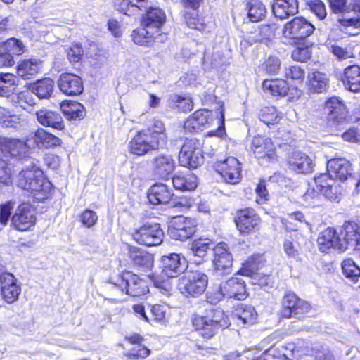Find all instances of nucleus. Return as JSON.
<instances>
[{
    "label": "nucleus",
    "mask_w": 360,
    "mask_h": 360,
    "mask_svg": "<svg viewBox=\"0 0 360 360\" xmlns=\"http://www.w3.org/2000/svg\"><path fill=\"white\" fill-rule=\"evenodd\" d=\"M24 165L17 176L18 186L33 193L39 201L47 198L52 189L51 183L44 179L42 170L33 159H25Z\"/></svg>",
    "instance_id": "nucleus-1"
},
{
    "label": "nucleus",
    "mask_w": 360,
    "mask_h": 360,
    "mask_svg": "<svg viewBox=\"0 0 360 360\" xmlns=\"http://www.w3.org/2000/svg\"><path fill=\"white\" fill-rule=\"evenodd\" d=\"M229 319L220 308L210 307L205 316H197L193 320V325L200 335L210 339L220 329L229 326Z\"/></svg>",
    "instance_id": "nucleus-2"
},
{
    "label": "nucleus",
    "mask_w": 360,
    "mask_h": 360,
    "mask_svg": "<svg viewBox=\"0 0 360 360\" xmlns=\"http://www.w3.org/2000/svg\"><path fill=\"white\" fill-rule=\"evenodd\" d=\"M246 297L245 282L242 278L233 277L221 282L216 290L207 293V301L217 304L224 298L243 300Z\"/></svg>",
    "instance_id": "nucleus-3"
},
{
    "label": "nucleus",
    "mask_w": 360,
    "mask_h": 360,
    "mask_svg": "<svg viewBox=\"0 0 360 360\" xmlns=\"http://www.w3.org/2000/svg\"><path fill=\"white\" fill-rule=\"evenodd\" d=\"M208 284L207 276L200 271L186 272L178 280L177 288L186 297H198L204 293Z\"/></svg>",
    "instance_id": "nucleus-4"
},
{
    "label": "nucleus",
    "mask_w": 360,
    "mask_h": 360,
    "mask_svg": "<svg viewBox=\"0 0 360 360\" xmlns=\"http://www.w3.org/2000/svg\"><path fill=\"white\" fill-rule=\"evenodd\" d=\"M113 288L122 294L139 297L148 291L145 281L131 271H125L110 281Z\"/></svg>",
    "instance_id": "nucleus-5"
},
{
    "label": "nucleus",
    "mask_w": 360,
    "mask_h": 360,
    "mask_svg": "<svg viewBox=\"0 0 360 360\" xmlns=\"http://www.w3.org/2000/svg\"><path fill=\"white\" fill-rule=\"evenodd\" d=\"M179 164L185 167L195 169L202 165L204 157L202 144L196 139H186L179 155Z\"/></svg>",
    "instance_id": "nucleus-6"
},
{
    "label": "nucleus",
    "mask_w": 360,
    "mask_h": 360,
    "mask_svg": "<svg viewBox=\"0 0 360 360\" xmlns=\"http://www.w3.org/2000/svg\"><path fill=\"white\" fill-rule=\"evenodd\" d=\"M132 238L139 245L157 246L162 243L164 232L158 223H145L131 233Z\"/></svg>",
    "instance_id": "nucleus-7"
},
{
    "label": "nucleus",
    "mask_w": 360,
    "mask_h": 360,
    "mask_svg": "<svg viewBox=\"0 0 360 360\" xmlns=\"http://www.w3.org/2000/svg\"><path fill=\"white\" fill-rule=\"evenodd\" d=\"M197 222L195 219L179 216L172 219L168 228V234L171 238L185 240L196 231Z\"/></svg>",
    "instance_id": "nucleus-8"
},
{
    "label": "nucleus",
    "mask_w": 360,
    "mask_h": 360,
    "mask_svg": "<svg viewBox=\"0 0 360 360\" xmlns=\"http://www.w3.org/2000/svg\"><path fill=\"white\" fill-rule=\"evenodd\" d=\"M214 274L216 276L228 275L232 271L233 257L228 245L218 243L214 248Z\"/></svg>",
    "instance_id": "nucleus-9"
},
{
    "label": "nucleus",
    "mask_w": 360,
    "mask_h": 360,
    "mask_svg": "<svg viewBox=\"0 0 360 360\" xmlns=\"http://www.w3.org/2000/svg\"><path fill=\"white\" fill-rule=\"evenodd\" d=\"M314 26L303 17H295L285 23L283 29V36L288 39H304L313 34Z\"/></svg>",
    "instance_id": "nucleus-10"
},
{
    "label": "nucleus",
    "mask_w": 360,
    "mask_h": 360,
    "mask_svg": "<svg viewBox=\"0 0 360 360\" xmlns=\"http://www.w3.org/2000/svg\"><path fill=\"white\" fill-rule=\"evenodd\" d=\"M162 146L150 131L141 130L136 133L129 143V150L131 153L143 155L150 150L158 149Z\"/></svg>",
    "instance_id": "nucleus-11"
},
{
    "label": "nucleus",
    "mask_w": 360,
    "mask_h": 360,
    "mask_svg": "<svg viewBox=\"0 0 360 360\" xmlns=\"http://www.w3.org/2000/svg\"><path fill=\"white\" fill-rule=\"evenodd\" d=\"M217 172L224 180L230 184H236L241 179L240 163L234 157H229L224 161H219L214 165Z\"/></svg>",
    "instance_id": "nucleus-12"
},
{
    "label": "nucleus",
    "mask_w": 360,
    "mask_h": 360,
    "mask_svg": "<svg viewBox=\"0 0 360 360\" xmlns=\"http://www.w3.org/2000/svg\"><path fill=\"white\" fill-rule=\"evenodd\" d=\"M14 227L20 231L30 230L36 223L35 211L29 203L20 205L11 219Z\"/></svg>",
    "instance_id": "nucleus-13"
},
{
    "label": "nucleus",
    "mask_w": 360,
    "mask_h": 360,
    "mask_svg": "<svg viewBox=\"0 0 360 360\" xmlns=\"http://www.w3.org/2000/svg\"><path fill=\"white\" fill-rule=\"evenodd\" d=\"M20 292L21 287L12 274L0 273V294L6 303L12 304L17 301Z\"/></svg>",
    "instance_id": "nucleus-14"
},
{
    "label": "nucleus",
    "mask_w": 360,
    "mask_h": 360,
    "mask_svg": "<svg viewBox=\"0 0 360 360\" xmlns=\"http://www.w3.org/2000/svg\"><path fill=\"white\" fill-rule=\"evenodd\" d=\"M28 151L25 141L20 139L0 137V152L5 158L8 156L21 160L22 164L25 163V159H32L26 153Z\"/></svg>",
    "instance_id": "nucleus-15"
},
{
    "label": "nucleus",
    "mask_w": 360,
    "mask_h": 360,
    "mask_svg": "<svg viewBox=\"0 0 360 360\" xmlns=\"http://www.w3.org/2000/svg\"><path fill=\"white\" fill-rule=\"evenodd\" d=\"M282 317L290 318L302 315L309 311L310 306L307 302L299 299L295 294L289 292L283 300Z\"/></svg>",
    "instance_id": "nucleus-16"
},
{
    "label": "nucleus",
    "mask_w": 360,
    "mask_h": 360,
    "mask_svg": "<svg viewBox=\"0 0 360 360\" xmlns=\"http://www.w3.org/2000/svg\"><path fill=\"white\" fill-rule=\"evenodd\" d=\"M235 222L240 233H249L259 229L261 219L254 210L246 208L237 212Z\"/></svg>",
    "instance_id": "nucleus-17"
},
{
    "label": "nucleus",
    "mask_w": 360,
    "mask_h": 360,
    "mask_svg": "<svg viewBox=\"0 0 360 360\" xmlns=\"http://www.w3.org/2000/svg\"><path fill=\"white\" fill-rule=\"evenodd\" d=\"M314 184L319 191L323 193V195L330 200H336L338 199L341 193L340 185L337 181L329 174H321L314 177Z\"/></svg>",
    "instance_id": "nucleus-18"
},
{
    "label": "nucleus",
    "mask_w": 360,
    "mask_h": 360,
    "mask_svg": "<svg viewBox=\"0 0 360 360\" xmlns=\"http://www.w3.org/2000/svg\"><path fill=\"white\" fill-rule=\"evenodd\" d=\"M342 250L356 248L360 245V224L354 221H346L340 233Z\"/></svg>",
    "instance_id": "nucleus-19"
},
{
    "label": "nucleus",
    "mask_w": 360,
    "mask_h": 360,
    "mask_svg": "<svg viewBox=\"0 0 360 360\" xmlns=\"http://www.w3.org/2000/svg\"><path fill=\"white\" fill-rule=\"evenodd\" d=\"M174 192L172 188L164 184H155L148 191V198L152 205H175Z\"/></svg>",
    "instance_id": "nucleus-20"
},
{
    "label": "nucleus",
    "mask_w": 360,
    "mask_h": 360,
    "mask_svg": "<svg viewBox=\"0 0 360 360\" xmlns=\"http://www.w3.org/2000/svg\"><path fill=\"white\" fill-rule=\"evenodd\" d=\"M154 174L160 179H167L174 171L176 162L169 154L160 153L152 160Z\"/></svg>",
    "instance_id": "nucleus-21"
},
{
    "label": "nucleus",
    "mask_w": 360,
    "mask_h": 360,
    "mask_svg": "<svg viewBox=\"0 0 360 360\" xmlns=\"http://www.w3.org/2000/svg\"><path fill=\"white\" fill-rule=\"evenodd\" d=\"M251 150L257 158L271 160L276 158L275 146L269 138L262 136H255L252 138Z\"/></svg>",
    "instance_id": "nucleus-22"
},
{
    "label": "nucleus",
    "mask_w": 360,
    "mask_h": 360,
    "mask_svg": "<svg viewBox=\"0 0 360 360\" xmlns=\"http://www.w3.org/2000/svg\"><path fill=\"white\" fill-rule=\"evenodd\" d=\"M58 86L63 94L68 96L79 95L84 89L82 79L75 74L68 72L59 76Z\"/></svg>",
    "instance_id": "nucleus-23"
},
{
    "label": "nucleus",
    "mask_w": 360,
    "mask_h": 360,
    "mask_svg": "<svg viewBox=\"0 0 360 360\" xmlns=\"http://www.w3.org/2000/svg\"><path fill=\"white\" fill-rule=\"evenodd\" d=\"M317 244L322 252H328L331 249L343 251L340 247V234L338 233L336 229L332 227H328L319 233Z\"/></svg>",
    "instance_id": "nucleus-24"
},
{
    "label": "nucleus",
    "mask_w": 360,
    "mask_h": 360,
    "mask_svg": "<svg viewBox=\"0 0 360 360\" xmlns=\"http://www.w3.org/2000/svg\"><path fill=\"white\" fill-rule=\"evenodd\" d=\"M184 258L179 254L172 253L161 258L162 274L169 278L177 277L185 269Z\"/></svg>",
    "instance_id": "nucleus-25"
},
{
    "label": "nucleus",
    "mask_w": 360,
    "mask_h": 360,
    "mask_svg": "<svg viewBox=\"0 0 360 360\" xmlns=\"http://www.w3.org/2000/svg\"><path fill=\"white\" fill-rule=\"evenodd\" d=\"M291 170L300 174H309L312 172L314 163L312 159L300 151L292 152L288 160Z\"/></svg>",
    "instance_id": "nucleus-26"
},
{
    "label": "nucleus",
    "mask_w": 360,
    "mask_h": 360,
    "mask_svg": "<svg viewBox=\"0 0 360 360\" xmlns=\"http://www.w3.org/2000/svg\"><path fill=\"white\" fill-rule=\"evenodd\" d=\"M164 10L159 7H150L142 20V25L158 33L166 21Z\"/></svg>",
    "instance_id": "nucleus-27"
},
{
    "label": "nucleus",
    "mask_w": 360,
    "mask_h": 360,
    "mask_svg": "<svg viewBox=\"0 0 360 360\" xmlns=\"http://www.w3.org/2000/svg\"><path fill=\"white\" fill-rule=\"evenodd\" d=\"M325 111L329 120L336 123L342 122L347 116L345 104L338 97L328 98L325 103Z\"/></svg>",
    "instance_id": "nucleus-28"
},
{
    "label": "nucleus",
    "mask_w": 360,
    "mask_h": 360,
    "mask_svg": "<svg viewBox=\"0 0 360 360\" xmlns=\"http://www.w3.org/2000/svg\"><path fill=\"white\" fill-rule=\"evenodd\" d=\"M327 169L334 178L345 181L352 175V169L350 162L344 158H334L328 161Z\"/></svg>",
    "instance_id": "nucleus-29"
},
{
    "label": "nucleus",
    "mask_w": 360,
    "mask_h": 360,
    "mask_svg": "<svg viewBox=\"0 0 360 360\" xmlns=\"http://www.w3.org/2000/svg\"><path fill=\"white\" fill-rule=\"evenodd\" d=\"M38 122L44 127H49L58 130L65 129V124L61 115L56 111L41 109L36 112Z\"/></svg>",
    "instance_id": "nucleus-30"
},
{
    "label": "nucleus",
    "mask_w": 360,
    "mask_h": 360,
    "mask_svg": "<svg viewBox=\"0 0 360 360\" xmlns=\"http://www.w3.org/2000/svg\"><path fill=\"white\" fill-rule=\"evenodd\" d=\"M272 11L275 17L285 19L298 12L297 0H274Z\"/></svg>",
    "instance_id": "nucleus-31"
},
{
    "label": "nucleus",
    "mask_w": 360,
    "mask_h": 360,
    "mask_svg": "<svg viewBox=\"0 0 360 360\" xmlns=\"http://www.w3.org/2000/svg\"><path fill=\"white\" fill-rule=\"evenodd\" d=\"M42 68V61L37 58H30L21 60L17 67L18 76L29 79L36 76Z\"/></svg>",
    "instance_id": "nucleus-32"
},
{
    "label": "nucleus",
    "mask_w": 360,
    "mask_h": 360,
    "mask_svg": "<svg viewBox=\"0 0 360 360\" xmlns=\"http://www.w3.org/2000/svg\"><path fill=\"white\" fill-rule=\"evenodd\" d=\"M33 139L39 148H54L60 146L62 143V141L59 137L42 128H39L34 132Z\"/></svg>",
    "instance_id": "nucleus-33"
},
{
    "label": "nucleus",
    "mask_w": 360,
    "mask_h": 360,
    "mask_svg": "<svg viewBox=\"0 0 360 360\" xmlns=\"http://www.w3.org/2000/svg\"><path fill=\"white\" fill-rule=\"evenodd\" d=\"M129 256L134 264L141 268L150 269L153 265V256L137 247L129 248Z\"/></svg>",
    "instance_id": "nucleus-34"
},
{
    "label": "nucleus",
    "mask_w": 360,
    "mask_h": 360,
    "mask_svg": "<svg viewBox=\"0 0 360 360\" xmlns=\"http://www.w3.org/2000/svg\"><path fill=\"white\" fill-rule=\"evenodd\" d=\"M308 86L311 92H325L328 86V78L326 74L319 71H312L308 74Z\"/></svg>",
    "instance_id": "nucleus-35"
},
{
    "label": "nucleus",
    "mask_w": 360,
    "mask_h": 360,
    "mask_svg": "<svg viewBox=\"0 0 360 360\" xmlns=\"http://www.w3.org/2000/svg\"><path fill=\"white\" fill-rule=\"evenodd\" d=\"M213 245V243L206 238H199L194 240L192 243L189 245L188 257L193 256L198 257L199 260H195V262L200 263V261L206 256L207 250H210Z\"/></svg>",
    "instance_id": "nucleus-36"
},
{
    "label": "nucleus",
    "mask_w": 360,
    "mask_h": 360,
    "mask_svg": "<svg viewBox=\"0 0 360 360\" xmlns=\"http://www.w3.org/2000/svg\"><path fill=\"white\" fill-rule=\"evenodd\" d=\"M60 109L68 120H81L85 116V109L80 103L74 101H64L60 104Z\"/></svg>",
    "instance_id": "nucleus-37"
},
{
    "label": "nucleus",
    "mask_w": 360,
    "mask_h": 360,
    "mask_svg": "<svg viewBox=\"0 0 360 360\" xmlns=\"http://www.w3.org/2000/svg\"><path fill=\"white\" fill-rule=\"evenodd\" d=\"M172 183L177 190L193 191L197 187V177L190 172L186 174H177L173 177Z\"/></svg>",
    "instance_id": "nucleus-38"
},
{
    "label": "nucleus",
    "mask_w": 360,
    "mask_h": 360,
    "mask_svg": "<svg viewBox=\"0 0 360 360\" xmlns=\"http://www.w3.org/2000/svg\"><path fill=\"white\" fill-rule=\"evenodd\" d=\"M344 76L348 89L353 92L360 91V67L350 65L345 69Z\"/></svg>",
    "instance_id": "nucleus-39"
},
{
    "label": "nucleus",
    "mask_w": 360,
    "mask_h": 360,
    "mask_svg": "<svg viewBox=\"0 0 360 360\" xmlns=\"http://www.w3.org/2000/svg\"><path fill=\"white\" fill-rule=\"evenodd\" d=\"M54 82L50 78H44L30 84V91L39 98H49L53 90Z\"/></svg>",
    "instance_id": "nucleus-40"
},
{
    "label": "nucleus",
    "mask_w": 360,
    "mask_h": 360,
    "mask_svg": "<svg viewBox=\"0 0 360 360\" xmlns=\"http://www.w3.org/2000/svg\"><path fill=\"white\" fill-rule=\"evenodd\" d=\"M262 87L265 91L273 96H285L289 87L286 81L283 79H266L262 83Z\"/></svg>",
    "instance_id": "nucleus-41"
},
{
    "label": "nucleus",
    "mask_w": 360,
    "mask_h": 360,
    "mask_svg": "<svg viewBox=\"0 0 360 360\" xmlns=\"http://www.w3.org/2000/svg\"><path fill=\"white\" fill-rule=\"evenodd\" d=\"M234 316L243 324H252L255 321L257 314L253 307L241 304L236 308Z\"/></svg>",
    "instance_id": "nucleus-42"
},
{
    "label": "nucleus",
    "mask_w": 360,
    "mask_h": 360,
    "mask_svg": "<svg viewBox=\"0 0 360 360\" xmlns=\"http://www.w3.org/2000/svg\"><path fill=\"white\" fill-rule=\"evenodd\" d=\"M344 276L351 282L356 283L360 278V267L351 258L344 259L341 263Z\"/></svg>",
    "instance_id": "nucleus-43"
},
{
    "label": "nucleus",
    "mask_w": 360,
    "mask_h": 360,
    "mask_svg": "<svg viewBox=\"0 0 360 360\" xmlns=\"http://www.w3.org/2000/svg\"><path fill=\"white\" fill-rule=\"evenodd\" d=\"M16 88L15 77L11 73H0V96H9Z\"/></svg>",
    "instance_id": "nucleus-44"
},
{
    "label": "nucleus",
    "mask_w": 360,
    "mask_h": 360,
    "mask_svg": "<svg viewBox=\"0 0 360 360\" xmlns=\"http://www.w3.org/2000/svg\"><path fill=\"white\" fill-rule=\"evenodd\" d=\"M4 51L8 52L11 57L20 56L26 51L24 43L18 39L11 37L1 45Z\"/></svg>",
    "instance_id": "nucleus-45"
},
{
    "label": "nucleus",
    "mask_w": 360,
    "mask_h": 360,
    "mask_svg": "<svg viewBox=\"0 0 360 360\" xmlns=\"http://www.w3.org/2000/svg\"><path fill=\"white\" fill-rule=\"evenodd\" d=\"M155 34L156 32L151 29L143 26L134 30L131 36L135 44L143 46L151 41Z\"/></svg>",
    "instance_id": "nucleus-46"
},
{
    "label": "nucleus",
    "mask_w": 360,
    "mask_h": 360,
    "mask_svg": "<svg viewBox=\"0 0 360 360\" xmlns=\"http://www.w3.org/2000/svg\"><path fill=\"white\" fill-rule=\"evenodd\" d=\"M266 9L259 0H251L249 3L248 17L252 22H258L265 16Z\"/></svg>",
    "instance_id": "nucleus-47"
},
{
    "label": "nucleus",
    "mask_w": 360,
    "mask_h": 360,
    "mask_svg": "<svg viewBox=\"0 0 360 360\" xmlns=\"http://www.w3.org/2000/svg\"><path fill=\"white\" fill-rule=\"evenodd\" d=\"M169 105L173 108H178L184 112L190 111L193 107L191 97L176 94L171 96V101Z\"/></svg>",
    "instance_id": "nucleus-48"
},
{
    "label": "nucleus",
    "mask_w": 360,
    "mask_h": 360,
    "mask_svg": "<svg viewBox=\"0 0 360 360\" xmlns=\"http://www.w3.org/2000/svg\"><path fill=\"white\" fill-rule=\"evenodd\" d=\"M145 131H150L162 146L165 144L167 136L164 124L161 120H155L148 129Z\"/></svg>",
    "instance_id": "nucleus-49"
},
{
    "label": "nucleus",
    "mask_w": 360,
    "mask_h": 360,
    "mask_svg": "<svg viewBox=\"0 0 360 360\" xmlns=\"http://www.w3.org/2000/svg\"><path fill=\"white\" fill-rule=\"evenodd\" d=\"M19 123L20 117L18 115L0 106V124L3 127L17 128Z\"/></svg>",
    "instance_id": "nucleus-50"
},
{
    "label": "nucleus",
    "mask_w": 360,
    "mask_h": 360,
    "mask_svg": "<svg viewBox=\"0 0 360 360\" xmlns=\"http://www.w3.org/2000/svg\"><path fill=\"white\" fill-rule=\"evenodd\" d=\"M259 118L267 125L277 123L281 119L276 109L273 106L262 108L259 114Z\"/></svg>",
    "instance_id": "nucleus-51"
},
{
    "label": "nucleus",
    "mask_w": 360,
    "mask_h": 360,
    "mask_svg": "<svg viewBox=\"0 0 360 360\" xmlns=\"http://www.w3.org/2000/svg\"><path fill=\"white\" fill-rule=\"evenodd\" d=\"M115 6L118 11L129 17L136 15L139 10V7L129 0H115Z\"/></svg>",
    "instance_id": "nucleus-52"
},
{
    "label": "nucleus",
    "mask_w": 360,
    "mask_h": 360,
    "mask_svg": "<svg viewBox=\"0 0 360 360\" xmlns=\"http://www.w3.org/2000/svg\"><path fill=\"white\" fill-rule=\"evenodd\" d=\"M285 75L287 79L295 81L297 84H300L305 77V70L299 65H290L285 68Z\"/></svg>",
    "instance_id": "nucleus-53"
},
{
    "label": "nucleus",
    "mask_w": 360,
    "mask_h": 360,
    "mask_svg": "<svg viewBox=\"0 0 360 360\" xmlns=\"http://www.w3.org/2000/svg\"><path fill=\"white\" fill-rule=\"evenodd\" d=\"M270 37V28L267 25H262L247 37V41L250 44L256 42H263Z\"/></svg>",
    "instance_id": "nucleus-54"
},
{
    "label": "nucleus",
    "mask_w": 360,
    "mask_h": 360,
    "mask_svg": "<svg viewBox=\"0 0 360 360\" xmlns=\"http://www.w3.org/2000/svg\"><path fill=\"white\" fill-rule=\"evenodd\" d=\"M328 50L340 60L353 57V52L347 46H341L337 44H328Z\"/></svg>",
    "instance_id": "nucleus-55"
},
{
    "label": "nucleus",
    "mask_w": 360,
    "mask_h": 360,
    "mask_svg": "<svg viewBox=\"0 0 360 360\" xmlns=\"http://www.w3.org/2000/svg\"><path fill=\"white\" fill-rule=\"evenodd\" d=\"M307 6L314 15L319 20H323L327 15L326 8L321 0H308Z\"/></svg>",
    "instance_id": "nucleus-56"
},
{
    "label": "nucleus",
    "mask_w": 360,
    "mask_h": 360,
    "mask_svg": "<svg viewBox=\"0 0 360 360\" xmlns=\"http://www.w3.org/2000/svg\"><path fill=\"white\" fill-rule=\"evenodd\" d=\"M184 18L188 27L192 29L204 31L207 27L204 19L195 13H186Z\"/></svg>",
    "instance_id": "nucleus-57"
},
{
    "label": "nucleus",
    "mask_w": 360,
    "mask_h": 360,
    "mask_svg": "<svg viewBox=\"0 0 360 360\" xmlns=\"http://www.w3.org/2000/svg\"><path fill=\"white\" fill-rule=\"evenodd\" d=\"M262 69L270 75H276L281 69V60L278 57L270 56L262 64Z\"/></svg>",
    "instance_id": "nucleus-58"
},
{
    "label": "nucleus",
    "mask_w": 360,
    "mask_h": 360,
    "mask_svg": "<svg viewBox=\"0 0 360 360\" xmlns=\"http://www.w3.org/2000/svg\"><path fill=\"white\" fill-rule=\"evenodd\" d=\"M150 354V350L141 345H135L126 353V356L131 359H145Z\"/></svg>",
    "instance_id": "nucleus-59"
},
{
    "label": "nucleus",
    "mask_w": 360,
    "mask_h": 360,
    "mask_svg": "<svg viewBox=\"0 0 360 360\" xmlns=\"http://www.w3.org/2000/svg\"><path fill=\"white\" fill-rule=\"evenodd\" d=\"M12 182L11 169L5 159L0 155V184L9 185Z\"/></svg>",
    "instance_id": "nucleus-60"
},
{
    "label": "nucleus",
    "mask_w": 360,
    "mask_h": 360,
    "mask_svg": "<svg viewBox=\"0 0 360 360\" xmlns=\"http://www.w3.org/2000/svg\"><path fill=\"white\" fill-rule=\"evenodd\" d=\"M311 56V51L310 49L306 46L296 47L291 54V57L294 60L302 63L309 59Z\"/></svg>",
    "instance_id": "nucleus-61"
},
{
    "label": "nucleus",
    "mask_w": 360,
    "mask_h": 360,
    "mask_svg": "<svg viewBox=\"0 0 360 360\" xmlns=\"http://www.w3.org/2000/svg\"><path fill=\"white\" fill-rule=\"evenodd\" d=\"M80 220L85 227L91 228L97 222L98 216L93 210H86L81 214Z\"/></svg>",
    "instance_id": "nucleus-62"
},
{
    "label": "nucleus",
    "mask_w": 360,
    "mask_h": 360,
    "mask_svg": "<svg viewBox=\"0 0 360 360\" xmlns=\"http://www.w3.org/2000/svg\"><path fill=\"white\" fill-rule=\"evenodd\" d=\"M211 112L207 110H198L192 116L200 127L205 126L212 121Z\"/></svg>",
    "instance_id": "nucleus-63"
},
{
    "label": "nucleus",
    "mask_w": 360,
    "mask_h": 360,
    "mask_svg": "<svg viewBox=\"0 0 360 360\" xmlns=\"http://www.w3.org/2000/svg\"><path fill=\"white\" fill-rule=\"evenodd\" d=\"M83 54V49L79 44H72L68 50V58L71 63L79 62Z\"/></svg>",
    "instance_id": "nucleus-64"
}]
</instances>
